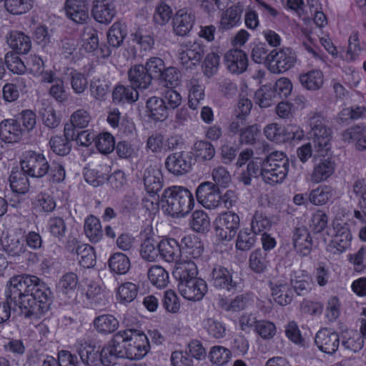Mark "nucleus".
Instances as JSON below:
<instances>
[{"mask_svg": "<svg viewBox=\"0 0 366 366\" xmlns=\"http://www.w3.org/2000/svg\"><path fill=\"white\" fill-rule=\"evenodd\" d=\"M128 332H129L128 330L117 332L103 347V365L111 366L114 365L119 358H125Z\"/></svg>", "mask_w": 366, "mask_h": 366, "instance_id": "5", "label": "nucleus"}, {"mask_svg": "<svg viewBox=\"0 0 366 366\" xmlns=\"http://www.w3.org/2000/svg\"><path fill=\"white\" fill-rule=\"evenodd\" d=\"M75 252L80 265L83 267L90 268L94 266L96 256L92 247L89 244L78 245Z\"/></svg>", "mask_w": 366, "mask_h": 366, "instance_id": "43", "label": "nucleus"}, {"mask_svg": "<svg viewBox=\"0 0 366 366\" xmlns=\"http://www.w3.org/2000/svg\"><path fill=\"white\" fill-rule=\"evenodd\" d=\"M138 286L134 283L127 282L118 287L117 297L122 304L132 302L137 296Z\"/></svg>", "mask_w": 366, "mask_h": 366, "instance_id": "45", "label": "nucleus"}, {"mask_svg": "<svg viewBox=\"0 0 366 366\" xmlns=\"http://www.w3.org/2000/svg\"><path fill=\"white\" fill-rule=\"evenodd\" d=\"M296 61L295 52L290 48L273 50L267 56L268 69L274 74L283 73L292 68Z\"/></svg>", "mask_w": 366, "mask_h": 366, "instance_id": "9", "label": "nucleus"}, {"mask_svg": "<svg viewBox=\"0 0 366 366\" xmlns=\"http://www.w3.org/2000/svg\"><path fill=\"white\" fill-rule=\"evenodd\" d=\"M191 227L198 232L208 231L210 227V220L208 215L202 210L194 211L192 215Z\"/></svg>", "mask_w": 366, "mask_h": 366, "instance_id": "51", "label": "nucleus"}, {"mask_svg": "<svg viewBox=\"0 0 366 366\" xmlns=\"http://www.w3.org/2000/svg\"><path fill=\"white\" fill-rule=\"evenodd\" d=\"M161 201L165 212L172 217H184L192 210L194 205L191 192L181 186L167 188L162 194Z\"/></svg>", "mask_w": 366, "mask_h": 366, "instance_id": "2", "label": "nucleus"}, {"mask_svg": "<svg viewBox=\"0 0 366 366\" xmlns=\"http://www.w3.org/2000/svg\"><path fill=\"white\" fill-rule=\"evenodd\" d=\"M7 302L0 303V324L11 315L9 301L19 306L26 317L39 318L47 312L52 302L49 287L36 276L19 275L9 281L6 292Z\"/></svg>", "mask_w": 366, "mask_h": 366, "instance_id": "1", "label": "nucleus"}, {"mask_svg": "<svg viewBox=\"0 0 366 366\" xmlns=\"http://www.w3.org/2000/svg\"><path fill=\"white\" fill-rule=\"evenodd\" d=\"M189 84L190 89L188 96V105L190 109L194 110L201 105V102L204 99V88L202 86L198 84L196 79H192Z\"/></svg>", "mask_w": 366, "mask_h": 366, "instance_id": "48", "label": "nucleus"}, {"mask_svg": "<svg viewBox=\"0 0 366 366\" xmlns=\"http://www.w3.org/2000/svg\"><path fill=\"white\" fill-rule=\"evenodd\" d=\"M267 252L257 249L254 250L249 257V267L255 272H263L267 266L266 260Z\"/></svg>", "mask_w": 366, "mask_h": 366, "instance_id": "53", "label": "nucleus"}, {"mask_svg": "<svg viewBox=\"0 0 366 366\" xmlns=\"http://www.w3.org/2000/svg\"><path fill=\"white\" fill-rule=\"evenodd\" d=\"M24 130L16 119H8L0 122V139L6 143H15L22 138Z\"/></svg>", "mask_w": 366, "mask_h": 366, "instance_id": "21", "label": "nucleus"}, {"mask_svg": "<svg viewBox=\"0 0 366 366\" xmlns=\"http://www.w3.org/2000/svg\"><path fill=\"white\" fill-rule=\"evenodd\" d=\"M142 242L140 244V256L147 262H156L159 257V242L155 239L154 236L152 234L151 229L149 232L144 230L141 234Z\"/></svg>", "mask_w": 366, "mask_h": 366, "instance_id": "19", "label": "nucleus"}, {"mask_svg": "<svg viewBox=\"0 0 366 366\" xmlns=\"http://www.w3.org/2000/svg\"><path fill=\"white\" fill-rule=\"evenodd\" d=\"M272 227V222L269 219L259 211H255L252 221L251 230L256 234L268 230Z\"/></svg>", "mask_w": 366, "mask_h": 366, "instance_id": "55", "label": "nucleus"}, {"mask_svg": "<svg viewBox=\"0 0 366 366\" xmlns=\"http://www.w3.org/2000/svg\"><path fill=\"white\" fill-rule=\"evenodd\" d=\"M49 144L51 150L58 155H67L71 151V144L61 136H55L51 138Z\"/></svg>", "mask_w": 366, "mask_h": 366, "instance_id": "64", "label": "nucleus"}, {"mask_svg": "<svg viewBox=\"0 0 366 366\" xmlns=\"http://www.w3.org/2000/svg\"><path fill=\"white\" fill-rule=\"evenodd\" d=\"M293 245L297 252L303 256L309 254L312 247V240L310 232L305 227H297L293 231Z\"/></svg>", "mask_w": 366, "mask_h": 366, "instance_id": "30", "label": "nucleus"}, {"mask_svg": "<svg viewBox=\"0 0 366 366\" xmlns=\"http://www.w3.org/2000/svg\"><path fill=\"white\" fill-rule=\"evenodd\" d=\"M94 326L99 333L108 335L119 327L118 320L111 315H102L94 320Z\"/></svg>", "mask_w": 366, "mask_h": 366, "instance_id": "38", "label": "nucleus"}, {"mask_svg": "<svg viewBox=\"0 0 366 366\" xmlns=\"http://www.w3.org/2000/svg\"><path fill=\"white\" fill-rule=\"evenodd\" d=\"M6 39L9 47L19 54H26L31 49L30 37L24 32L13 30L6 36Z\"/></svg>", "mask_w": 366, "mask_h": 366, "instance_id": "23", "label": "nucleus"}, {"mask_svg": "<svg viewBox=\"0 0 366 366\" xmlns=\"http://www.w3.org/2000/svg\"><path fill=\"white\" fill-rule=\"evenodd\" d=\"M181 79V73L173 66L165 68L162 73V76L159 79L168 88H174L179 84Z\"/></svg>", "mask_w": 366, "mask_h": 366, "instance_id": "60", "label": "nucleus"}, {"mask_svg": "<svg viewBox=\"0 0 366 366\" xmlns=\"http://www.w3.org/2000/svg\"><path fill=\"white\" fill-rule=\"evenodd\" d=\"M4 251L11 257H21L26 252L24 241L19 239H7L3 244Z\"/></svg>", "mask_w": 366, "mask_h": 366, "instance_id": "54", "label": "nucleus"}, {"mask_svg": "<svg viewBox=\"0 0 366 366\" xmlns=\"http://www.w3.org/2000/svg\"><path fill=\"white\" fill-rule=\"evenodd\" d=\"M150 117L156 121H164L168 117V109L162 98L152 97L147 101Z\"/></svg>", "mask_w": 366, "mask_h": 366, "instance_id": "36", "label": "nucleus"}, {"mask_svg": "<svg viewBox=\"0 0 366 366\" xmlns=\"http://www.w3.org/2000/svg\"><path fill=\"white\" fill-rule=\"evenodd\" d=\"M65 12L76 24H84L89 19L87 8L82 0H66Z\"/></svg>", "mask_w": 366, "mask_h": 366, "instance_id": "29", "label": "nucleus"}, {"mask_svg": "<svg viewBox=\"0 0 366 366\" xmlns=\"http://www.w3.org/2000/svg\"><path fill=\"white\" fill-rule=\"evenodd\" d=\"M83 47L88 52H92L99 46L97 31L92 26H85L82 33Z\"/></svg>", "mask_w": 366, "mask_h": 366, "instance_id": "57", "label": "nucleus"}, {"mask_svg": "<svg viewBox=\"0 0 366 366\" xmlns=\"http://www.w3.org/2000/svg\"><path fill=\"white\" fill-rule=\"evenodd\" d=\"M29 176L26 172L18 167L13 168L10 176L9 183L11 190L18 194H26L29 191L30 183L28 179Z\"/></svg>", "mask_w": 366, "mask_h": 366, "instance_id": "33", "label": "nucleus"}, {"mask_svg": "<svg viewBox=\"0 0 366 366\" xmlns=\"http://www.w3.org/2000/svg\"><path fill=\"white\" fill-rule=\"evenodd\" d=\"M76 352L81 362L86 366H100L103 365L102 350L99 351L94 345L84 340H80L75 344Z\"/></svg>", "mask_w": 366, "mask_h": 366, "instance_id": "17", "label": "nucleus"}, {"mask_svg": "<svg viewBox=\"0 0 366 366\" xmlns=\"http://www.w3.org/2000/svg\"><path fill=\"white\" fill-rule=\"evenodd\" d=\"M131 263L129 257L121 252L114 253L109 259L110 270L117 274H124L130 269Z\"/></svg>", "mask_w": 366, "mask_h": 366, "instance_id": "42", "label": "nucleus"}, {"mask_svg": "<svg viewBox=\"0 0 366 366\" xmlns=\"http://www.w3.org/2000/svg\"><path fill=\"white\" fill-rule=\"evenodd\" d=\"M145 189L149 194H155L161 190L163 186V176L158 168L148 167L144 174Z\"/></svg>", "mask_w": 366, "mask_h": 366, "instance_id": "32", "label": "nucleus"}, {"mask_svg": "<svg viewBox=\"0 0 366 366\" xmlns=\"http://www.w3.org/2000/svg\"><path fill=\"white\" fill-rule=\"evenodd\" d=\"M333 195V189L329 185H320L308 194L309 202L315 206L326 204Z\"/></svg>", "mask_w": 366, "mask_h": 366, "instance_id": "37", "label": "nucleus"}, {"mask_svg": "<svg viewBox=\"0 0 366 366\" xmlns=\"http://www.w3.org/2000/svg\"><path fill=\"white\" fill-rule=\"evenodd\" d=\"M196 197L199 204L207 209H214L220 203L219 189L211 182L201 183L196 189Z\"/></svg>", "mask_w": 366, "mask_h": 366, "instance_id": "13", "label": "nucleus"}, {"mask_svg": "<svg viewBox=\"0 0 366 366\" xmlns=\"http://www.w3.org/2000/svg\"><path fill=\"white\" fill-rule=\"evenodd\" d=\"M264 158L253 157L248 163L246 171L242 172L240 181L244 185L251 184L252 178L262 177L263 179V169L264 168Z\"/></svg>", "mask_w": 366, "mask_h": 366, "instance_id": "34", "label": "nucleus"}, {"mask_svg": "<svg viewBox=\"0 0 366 366\" xmlns=\"http://www.w3.org/2000/svg\"><path fill=\"white\" fill-rule=\"evenodd\" d=\"M112 97L115 102L133 103L138 99L139 93L132 85L130 86L119 85L114 89Z\"/></svg>", "mask_w": 366, "mask_h": 366, "instance_id": "41", "label": "nucleus"}, {"mask_svg": "<svg viewBox=\"0 0 366 366\" xmlns=\"http://www.w3.org/2000/svg\"><path fill=\"white\" fill-rule=\"evenodd\" d=\"M342 347L348 352L357 353L364 347V340L357 332H352L347 337L342 336Z\"/></svg>", "mask_w": 366, "mask_h": 366, "instance_id": "47", "label": "nucleus"}, {"mask_svg": "<svg viewBox=\"0 0 366 366\" xmlns=\"http://www.w3.org/2000/svg\"><path fill=\"white\" fill-rule=\"evenodd\" d=\"M4 5L9 13L15 15L24 14L32 7L31 0H5Z\"/></svg>", "mask_w": 366, "mask_h": 366, "instance_id": "61", "label": "nucleus"}, {"mask_svg": "<svg viewBox=\"0 0 366 366\" xmlns=\"http://www.w3.org/2000/svg\"><path fill=\"white\" fill-rule=\"evenodd\" d=\"M299 81L302 86L311 91L320 89L324 82V76L319 69H313L299 76Z\"/></svg>", "mask_w": 366, "mask_h": 366, "instance_id": "35", "label": "nucleus"}, {"mask_svg": "<svg viewBox=\"0 0 366 366\" xmlns=\"http://www.w3.org/2000/svg\"><path fill=\"white\" fill-rule=\"evenodd\" d=\"M335 163L330 158L320 159L315 164L310 174V181L313 184H319L327 180L335 172Z\"/></svg>", "mask_w": 366, "mask_h": 366, "instance_id": "25", "label": "nucleus"}, {"mask_svg": "<svg viewBox=\"0 0 366 366\" xmlns=\"http://www.w3.org/2000/svg\"><path fill=\"white\" fill-rule=\"evenodd\" d=\"M224 63L230 73L240 74L247 69L248 57L242 49H234L225 53Z\"/></svg>", "mask_w": 366, "mask_h": 366, "instance_id": "18", "label": "nucleus"}, {"mask_svg": "<svg viewBox=\"0 0 366 366\" xmlns=\"http://www.w3.org/2000/svg\"><path fill=\"white\" fill-rule=\"evenodd\" d=\"M126 35L122 24L116 22L109 28L107 32L108 43L114 48L119 47L122 44Z\"/></svg>", "mask_w": 366, "mask_h": 366, "instance_id": "52", "label": "nucleus"}, {"mask_svg": "<svg viewBox=\"0 0 366 366\" xmlns=\"http://www.w3.org/2000/svg\"><path fill=\"white\" fill-rule=\"evenodd\" d=\"M92 14L95 20L102 24H109L116 14L112 0H94Z\"/></svg>", "mask_w": 366, "mask_h": 366, "instance_id": "20", "label": "nucleus"}, {"mask_svg": "<svg viewBox=\"0 0 366 366\" xmlns=\"http://www.w3.org/2000/svg\"><path fill=\"white\" fill-rule=\"evenodd\" d=\"M151 79H159L162 76V73L165 69L164 61L159 57H152L149 59L145 65H144Z\"/></svg>", "mask_w": 366, "mask_h": 366, "instance_id": "56", "label": "nucleus"}, {"mask_svg": "<svg viewBox=\"0 0 366 366\" xmlns=\"http://www.w3.org/2000/svg\"><path fill=\"white\" fill-rule=\"evenodd\" d=\"M256 240V234L251 229H244L240 230L238 234L236 241V247L237 249L242 251L249 250L254 246Z\"/></svg>", "mask_w": 366, "mask_h": 366, "instance_id": "50", "label": "nucleus"}, {"mask_svg": "<svg viewBox=\"0 0 366 366\" xmlns=\"http://www.w3.org/2000/svg\"><path fill=\"white\" fill-rule=\"evenodd\" d=\"M178 283L198 278V269L195 262L191 260L176 262L172 272Z\"/></svg>", "mask_w": 366, "mask_h": 366, "instance_id": "26", "label": "nucleus"}, {"mask_svg": "<svg viewBox=\"0 0 366 366\" xmlns=\"http://www.w3.org/2000/svg\"><path fill=\"white\" fill-rule=\"evenodd\" d=\"M263 181L270 185L282 183L287 176L289 159L282 152L275 151L264 157Z\"/></svg>", "mask_w": 366, "mask_h": 366, "instance_id": "3", "label": "nucleus"}, {"mask_svg": "<svg viewBox=\"0 0 366 366\" xmlns=\"http://www.w3.org/2000/svg\"><path fill=\"white\" fill-rule=\"evenodd\" d=\"M167 170L175 176H181L192 168V157L186 152H175L169 154L165 161Z\"/></svg>", "mask_w": 366, "mask_h": 366, "instance_id": "16", "label": "nucleus"}, {"mask_svg": "<svg viewBox=\"0 0 366 366\" xmlns=\"http://www.w3.org/2000/svg\"><path fill=\"white\" fill-rule=\"evenodd\" d=\"M21 167L26 174L33 178H36V182L40 184L41 179L49 171V164L41 153L34 151H28L24 158L21 161Z\"/></svg>", "mask_w": 366, "mask_h": 366, "instance_id": "7", "label": "nucleus"}, {"mask_svg": "<svg viewBox=\"0 0 366 366\" xmlns=\"http://www.w3.org/2000/svg\"><path fill=\"white\" fill-rule=\"evenodd\" d=\"M315 342L320 351L332 355L340 347V336L330 329L322 328L317 332Z\"/></svg>", "mask_w": 366, "mask_h": 366, "instance_id": "15", "label": "nucleus"}, {"mask_svg": "<svg viewBox=\"0 0 366 366\" xmlns=\"http://www.w3.org/2000/svg\"><path fill=\"white\" fill-rule=\"evenodd\" d=\"M172 10L164 1H159L155 8L153 19L160 25L166 24L172 17Z\"/></svg>", "mask_w": 366, "mask_h": 366, "instance_id": "63", "label": "nucleus"}, {"mask_svg": "<svg viewBox=\"0 0 366 366\" xmlns=\"http://www.w3.org/2000/svg\"><path fill=\"white\" fill-rule=\"evenodd\" d=\"M265 137L277 143L285 142L292 139H301L304 132L297 126H290L287 129L282 128L277 124H270L264 129Z\"/></svg>", "mask_w": 366, "mask_h": 366, "instance_id": "11", "label": "nucleus"}, {"mask_svg": "<svg viewBox=\"0 0 366 366\" xmlns=\"http://www.w3.org/2000/svg\"><path fill=\"white\" fill-rule=\"evenodd\" d=\"M39 113L43 124L48 128H56L60 124V118L51 105L43 103Z\"/></svg>", "mask_w": 366, "mask_h": 366, "instance_id": "46", "label": "nucleus"}, {"mask_svg": "<svg viewBox=\"0 0 366 366\" xmlns=\"http://www.w3.org/2000/svg\"><path fill=\"white\" fill-rule=\"evenodd\" d=\"M159 249L160 257L167 262H179L181 256V246L178 242L173 238L162 239L159 242Z\"/></svg>", "mask_w": 366, "mask_h": 366, "instance_id": "28", "label": "nucleus"}, {"mask_svg": "<svg viewBox=\"0 0 366 366\" xmlns=\"http://www.w3.org/2000/svg\"><path fill=\"white\" fill-rule=\"evenodd\" d=\"M195 21L194 14L186 9H179L173 18V29L177 36H184L192 30Z\"/></svg>", "mask_w": 366, "mask_h": 366, "instance_id": "22", "label": "nucleus"}, {"mask_svg": "<svg viewBox=\"0 0 366 366\" xmlns=\"http://www.w3.org/2000/svg\"><path fill=\"white\" fill-rule=\"evenodd\" d=\"M220 57L218 54L211 52L207 54L202 64L204 74L207 77L214 76L218 71Z\"/></svg>", "mask_w": 366, "mask_h": 366, "instance_id": "62", "label": "nucleus"}, {"mask_svg": "<svg viewBox=\"0 0 366 366\" xmlns=\"http://www.w3.org/2000/svg\"><path fill=\"white\" fill-rule=\"evenodd\" d=\"M209 357L212 363L223 365L230 359L231 352L223 346L216 345L211 348Z\"/></svg>", "mask_w": 366, "mask_h": 366, "instance_id": "58", "label": "nucleus"}, {"mask_svg": "<svg viewBox=\"0 0 366 366\" xmlns=\"http://www.w3.org/2000/svg\"><path fill=\"white\" fill-rule=\"evenodd\" d=\"M211 285L217 290L234 292L240 287V279L232 269L215 264L209 276Z\"/></svg>", "mask_w": 366, "mask_h": 366, "instance_id": "6", "label": "nucleus"}, {"mask_svg": "<svg viewBox=\"0 0 366 366\" xmlns=\"http://www.w3.org/2000/svg\"><path fill=\"white\" fill-rule=\"evenodd\" d=\"M309 124L314 150L320 155L325 156L331 148L332 131L320 113L314 114L310 118Z\"/></svg>", "mask_w": 366, "mask_h": 366, "instance_id": "4", "label": "nucleus"}, {"mask_svg": "<svg viewBox=\"0 0 366 366\" xmlns=\"http://www.w3.org/2000/svg\"><path fill=\"white\" fill-rule=\"evenodd\" d=\"M181 295L191 301L201 300L207 292L206 282L202 278H197L177 284Z\"/></svg>", "mask_w": 366, "mask_h": 366, "instance_id": "14", "label": "nucleus"}, {"mask_svg": "<svg viewBox=\"0 0 366 366\" xmlns=\"http://www.w3.org/2000/svg\"><path fill=\"white\" fill-rule=\"evenodd\" d=\"M43 84H52L49 94L59 102H64L67 99V95L64 86V81L56 76L52 70L44 74Z\"/></svg>", "mask_w": 366, "mask_h": 366, "instance_id": "27", "label": "nucleus"}, {"mask_svg": "<svg viewBox=\"0 0 366 366\" xmlns=\"http://www.w3.org/2000/svg\"><path fill=\"white\" fill-rule=\"evenodd\" d=\"M148 278L150 282L157 288H164L169 283V274L161 266L153 265L148 271Z\"/></svg>", "mask_w": 366, "mask_h": 366, "instance_id": "44", "label": "nucleus"}, {"mask_svg": "<svg viewBox=\"0 0 366 366\" xmlns=\"http://www.w3.org/2000/svg\"><path fill=\"white\" fill-rule=\"evenodd\" d=\"M243 8L239 3L228 8L222 14L220 26L222 29H229L234 26L240 20Z\"/></svg>", "mask_w": 366, "mask_h": 366, "instance_id": "39", "label": "nucleus"}, {"mask_svg": "<svg viewBox=\"0 0 366 366\" xmlns=\"http://www.w3.org/2000/svg\"><path fill=\"white\" fill-rule=\"evenodd\" d=\"M127 354L125 358L139 360L143 358L150 347L148 338L143 332L134 329H128Z\"/></svg>", "mask_w": 366, "mask_h": 366, "instance_id": "8", "label": "nucleus"}, {"mask_svg": "<svg viewBox=\"0 0 366 366\" xmlns=\"http://www.w3.org/2000/svg\"><path fill=\"white\" fill-rule=\"evenodd\" d=\"M276 94L272 87L264 86L255 92L256 103L262 108H268L274 104Z\"/></svg>", "mask_w": 366, "mask_h": 366, "instance_id": "49", "label": "nucleus"}, {"mask_svg": "<svg viewBox=\"0 0 366 366\" xmlns=\"http://www.w3.org/2000/svg\"><path fill=\"white\" fill-rule=\"evenodd\" d=\"M84 232L92 242H98L103 236L102 225L99 219L93 215L84 221Z\"/></svg>", "mask_w": 366, "mask_h": 366, "instance_id": "40", "label": "nucleus"}, {"mask_svg": "<svg viewBox=\"0 0 366 366\" xmlns=\"http://www.w3.org/2000/svg\"><path fill=\"white\" fill-rule=\"evenodd\" d=\"M206 49V45L201 40L187 41L181 45L179 59L182 65L187 66L191 61L195 66L201 61Z\"/></svg>", "mask_w": 366, "mask_h": 366, "instance_id": "12", "label": "nucleus"}, {"mask_svg": "<svg viewBox=\"0 0 366 366\" xmlns=\"http://www.w3.org/2000/svg\"><path fill=\"white\" fill-rule=\"evenodd\" d=\"M333 229L334 234L327 249L330 252L337 254L345 252L350 246L352 236L345 223L335 222Z\"/></svg>", "mask_w": 366, "mask_h": 366, "instance_id": "10", "label": "nucleus"}, {"mask_svg": "<svg viewBox=\"0 0 366 366\" xmlns=\"http://www.w3.org/2000/svg\"><path fill=\"white\" fill-rule=\"evenodd\" d=\"M273 300L281 306L290 305L293 299V292L290 285L285 280L269 282Z\"/></svg>", "mask_w": 366, "mask_h": 366, "instance_id": "24", "label": "nucleus"}, {"mask_svg": "<svg viewBox=\"0 0 366 366\" xmlns=\"http://www.w3.org/2000/svg\"><path fill=\"white\" fill-rule=\"evenodd\" d=\"M128 79L131 85L136 89H147L151 85L152 81L142 64L132 66L128 71Z\"/></svg>", "mask_w": 366, "mask_h": 366, "instance_id": "31", "label": "nucleus"}, {"mask_svg": "<svg viewBox=\"0 0 366 366\" xmlns=\"http://www.w3.org/2000/svg\"><path fill=\"white\" fill-rule=\"evenodd\" d=\"M194 149L197 157L203 160H210L215 154L214 147L210 142L204 140L196 142Z\"/></svg>", "mask_w": 366, "mask_h": 366, "instance_id": "59", "label": "nucleus"}]
</instances>
